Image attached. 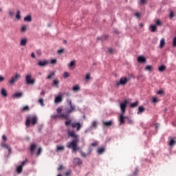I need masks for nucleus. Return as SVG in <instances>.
Returning a JSON list of instances; mask_svg holds the SVG:
<instances>
[{"label": "nucleus", "mask_w": 176, "mask_h": 176, "mask_svg": "<svg viewBox=\"0 0 176 176\" xmlns=\"http://www.w3.org/2000/svg\"><path fill=\"white\" fill-rule=\"evenodd\" d=\"M125 119H126V123H128V124H133V120H131L130 118H129V117L126 116Z\"/></svg>", "instance_id": "nucleus-33"}, {"label": "nucleus", "mask_w": 176, "mask_h": 176, "mask_svg": "<svg viewBox=\"0 0 176 176\" xmlns=\"http://www.w3.org/2000/svg\"><path fill=\"white\" fill-rule=\"evenodd\" d=\"M5 80V78L3 76H0V82H3Z\"/></svg>", "instance_id": "nucleus-62"}, {"label": "nucleus", "mask_w": 176, "mask_h": 176, "mask_svg": "<svg viewBox=\"0 0 176 176\" xmlns=\"http://www.w3.org/2000/svg\"><path fill=\"white\" fill-rule=\"evenodd\" d=\"M85 79H86L87 80H89V79H90V74H87V76H86V77H85Z\"/></svg>", "instance_id": "nucleus-58"}, {"label": "nucleus", "mask_w": 176, "mask_h": 176, "mask_svg": "<svg viewBox=\"0 0 176 176\" xmlns=\"http://www.w3.org/2000/svg\"><path fill=\"white\" fill-rule=\"evenodd\" d=\"M56 149L57 151H64L65 147L64 146H57Z\"/></svg>", "instance_id": "nucleus-34"}, {"label": "nucleus", "mask_w": 176, "mask_h": 176, "mask_svg": "<svg viewBox=\"0 0 176 176\" xmlns=\"http://www.w3.org/2000/svg\"><path fill=\"white\" fill-rule=\"evenodd\" d=\"M51 64H57V59L51 60Z\"/></svg>", "instance_id": "nucleus-50"}, {"label": "nucleus", "mask_w": 176, "mask_h": 176, "mask_svg": "<svg viewBox=\"0 0 176 176\" xmlns=\"http://www.w3.org/2000/svg\"><path fill=\"white\" fill-rule=\"evenodd\" d=\"M23 96V92H17L12 95V98H20V97Z\"/></svg>", "instance_id": "nucleus-18"}, {"label": "nucleus", "mask_w": 176, "mask_h": 176, "mask_svg": "<svg viewBox=\"0 0 176 176\" xmlns=\"http://www.w3.org/2000/svg\"><path fill=\"white\" fill-rule=\"evenodd\" d=\"M36 148V144H30V152H31V153H34V151H35Z\"/></svg>", "instance_id": "nucleus-23"}, {"label": "nucleus", "mask_w": 176, "mask_h": 176, "mask_svg": "<svg viewBox=\"0 0 176 176\" xmlns=\"http://www.w3.org/2000/svg\"><path fill=\"white\" fill-rule=\"evenodd\" d=\"M1 148H5L6 149H8L9 155L12 153V148L9 144H6L5 143H1Z\"/></svg>", "instance_id": "nucleus-10"}, {"label": "nucleus", "mask_w": 176, "mask_h": 176, "mask_svg": "<svg viewBox=\"0 0 176 176\" xmlns=\"http://www.w3.org/2000/svg\"><path fill=\"white\" fill-rule=\"evenodd\" d=\"M63 101V97L61 96H58L55 98V102L58 104V102H61Z\"/></svg>", "instance_id": "nucleus-19"}, {"label": "nucleus", "mask_w": 176, "mask_h": 176, "mask_svg": "<svg viewBox=\"0 0 176 176\" xmlns=\"http://www.w3.org/2000/svg\"><path fill=\"white\" fill-rule=\"evenodd\" d=\"M158 70L160 71V72H163L164 71H166V65H162L161 66L159 67Z\"/></svg>", "instance_id": "nucleus-26"}, {"label": "nucleus", "mask_w": 176, "mask_h": 176, "mask_svg": "<svg viewBox=\"0 0 176 176\" xmlns=\"http://www.w3.org/2000/svg\"><path fill=\"white\" fill-rule=\"evenodd\" d=\"M1 94L3 97H8V91H6V89H5V88L1 89Z\"/></svg>", "instance_id": "nucleus-22"}, {"label": "nucleus", "mask_w": 176, "mask_h": 176, "mask_svg": "<svg viewBox=\"0 0 176 176\" xmlns=\"http://www.w3.org/2000/svg\"><path fill=\"white\" fill-rule=\"evenodd\" d=\"M76 64V60H74L71 61L69 65V68H74V67H75Z\"/></svg>", "instance_id": "nucleus-28"}, {"label": "nucleus", "mask_w": 176, "mask_h": 176, "mask_svg": "<svg viewBox=\"0 0 176 176\" xmlns=\"http://www.w3.org/2000/svg\"><path fill=\"white\" fill-rule=\"evenodd\" d=\"M150 28H151V32H156V30H157L156 25H151Z\"/></svg>", "instance_id": "nucleus-29"}, {"label": "nucleus", "mask_w": 176, "mask_h": 176, "mask_svg": "<svg viewBox=\"0 0 176 176\" xmlns=\"http://www.w3.org/2000/svg\"><path fill=\"white\" fill-rule=\"evenodd\" d=\"M25 80L27 85H34L35 83V79H32V74H28L25 76Z\"/></svg>", "instance_id": "nucleus-3"}, {"label": "nucleus", "mask_w": 176, "mask_h": 176, "mask_svg": "<svg viewBox=\"0 0 176 176\" xmlns=\"http://www.w3.org/2000/svg\"><path fill=\"white\" fill-rule=\"evenodd\" d=\"M46 94V92H45V91H41V96H43H43H45V94Z\"/></svg>", "instance_id": "nucleus-61"}, {"label": "nucleus", "mask_w": 176, "mask_h": 176, "mask_svg": "<svg viewBox=\"0 0 176 176\" xmlns=\"http://www.w3.org/2000/svg\"><path fill=\"white\" fill-rule=\"evenodd\" d=\"M38 102H39V104H41V107H44L45 106V103H43V98H40L38 100Z\"/></svg>", "instance_id": "nucleus-39"}, {"label": "nucleus", "mask_w": 176, "mask_h": 176, "mask_svg": "<svg viewBox=\"0 0 176 176\" xmlns=\"http://www.w3.org/2000/svg\"><path fill=\"white\" fill-rule=\"evenodd\" d=\"M55 73L54 72H52L50 75L47 76V79H52V76H54Z\"/></svg>", "instance_id": "nucleus-36"}, {"label": "nucleus", "mask_w": 176, "mask_h": 176, "mask_svg": "<svg viewBox=\"0 0 176 176\" xmlns=\"http://www.w3.org/2000/svg\"><path fill=\"white\" fill-rule=\"evenodd\" d=\"M21 31L22 32H25V31H27V25H23V26L21 27Z\"/></svg>", "instance_id": "nucleus-38"}, {"label": "nucleus", "mask_w": 176, "mask_h": 176, "mask_svg": "<svg viewBox=\"0 0 176 176\" xmlns=\"http://www.w3.org/2000/svg\"><path fill=\"white\" fill-rule=\"evenodd\" d=\"M146 71H152L153 67L151 65H148L145 67Z\"/></svg>", "instance_id": "nucleus-40"}, {"label": "nucleus", "mask_w": 176, "mask_h": 176, "mask_svg": "<svg viewBox=\"0 0 176 176\" xmlns=\"http://www.w3.org/2000/svg\"><path fill=\"white\" fill-rule=\"evenodd\" d=\"M82 124L80 122H72V127L73 129H76V131H80L82 129Z\"/></svg>", "instance_id": "nucleus-7"}, {"label": "nucleus", "mask_w": 176, "mask_h": 176, "mask_svg": "<svg viewBox=\"0 0 176 176\" xmlns=\"http://www.w3.org/2000/svg\"><path fill=\"white\" fill-rule=\"evenodd\" d=\"M9 15L11 16V17H13V16H14V12L13 11H10L9 12Z\"/></svg>", "instance_id": "nucleus-55"}, {"label": "nucleus", "mask_w": 176, "mask_h": 176, "mask_svg": "<svg viewBox=\"0 0 176 176\" xmlns=\"http://www.w3.org/2000/svg\"><path fill=\"white\" fill-rule=\"evenodd\" d=\"M105 152V147H100L98 149V155H102Z\"/></svg>", "instance_id": "nucleus-20"}, {"label": "nucleus", "mask_w": 176, "mask_h": 176, "mask_svg": "<svg viewBox=\"0 0 176 176\" xmlns=\"http://www.w3.org/2000/svg\"><path fill=\"white\" fill-rule=\"evenodd\" d=\"M53 119H57L58 118H60V114H55L52 116Z\"/></svg>", "instance_id": "nucleus-43"}, {"label": "nucleus", "mask_w": 176, "mask_h": 176, "mask_svg": "<svg viewBox=\"0 0 176 176\" xmlns=\"http://www.w3.org/2000/svg\"><path fill=\"white\" fill-rule=\"evenodd\" d=\"M38 65H39V67H46V65H47V61L44 60H40L38 61V63H37Z\"/></svg>", "instance_id": "nucleus-17"}, {"label": "nucleus", "mask_w": 176, "mask_h": 176, "mask_svg": "<svg viewBox=\"0 0 176 176\" xmlns=\"http://www.w3.org/2000/svg\"><path fill=\"white\" fill-rule=\"evenodd\" d=\"M68 104L70 107V109L67 110V113H72L75 111V104H72V101L68 100Z\"/></svg>", "instance_id": "nucleus-9"}, {"label": "nucleus", "mask_w": 176, "mask_h": 176, "mask_svg": "<svg viewBox=\"0 0 176 176\" xmlns=\"http://www.w3.org/2000/svg\"><path fill=\"white\" fill-rule=\"evenodd\" d=\"M58 83H60V82L58 81V80H54L53 81V84L54 85V86H56V87H58Z\"/></svg>", "instance_id": "nucleus-35"}, {"label": "nucleus", "mask_w": 176, "mask_h": 176, "mask_svg": "<svg viewBox=\"0 0 176 176\" xmlns=\"http://www.w3.org/2000/svg\"><path fill=\"white\" fill-rule=\"evenodd\" d=\"M16 20H20V19H21L20 10L17 11L16 14Z\"/></svg>", "instance_id": "nucleus-32"}, {"label": "nucleus", "mask_w": 176, "mask_h": 176, "mask_svg": "<svg viewBox=\"0 0 176 176\" xmlns=\"http://www.w3.org/2000/svg\"><path fill=\"white\" fill-rule=\"evenodd\" d=\"M141 5H145L146 3V0H140Z\"/></svg>", "instance_id": "nucleus-54"}, {"label": "nucleus", "mask_w": 176, "mask_h": 176, "mask_svg": "<svg viewBox=\"0 0 176 176\" xmlns=\"http://www.w3.org/2000/svg\"><path fill=\"white\" fill-rule=\"evenodd\" d=\"M65 126H69L70 124L72 125V123L71 120H68L67 121H65Z\"/></svg>", "instance_id": "nucleus-37"}, {"label": "nucleus", "mask_w": 176, "mask_h": 176, "mask_svg": "<svg viewBox=\"0 0 176 176\" xmlns=\"http://www.w3.org/2000/svg\"><path fill=\"white\" fill-rule=\"evenodd\" d=\"M28 40L27 38H23L21 41L20 45L21 46H25L27 45Z\"/></svg>", "instance_id": "nucleus-24"}, {"label": "nucleus", "mask_w": 176, "mask_h": 176, "mask_svg": "<svg viewBox=\"0 0 176 176\" xmlns=\"http://www.w3.org/2000/svg\"><path fill=\"white\" fill-rule=\"evenodd\" d=\"M138 107V101H136V102H133V103H131V104H130V107H131V108H135V107Z\"/></svg>", "instance_id": "nucleus-31"}, {"label": "nucleus", "mask_w": 176, "mask_h": 176, "mask_svg": "<svg viewBox=\"0 0 176 176\" xmlns=\"http://www.w3.org/2000/svg\"><path fill=\"white\" fill-rule=\"evenodd\" d=\"M82 160H80V158L79 157H76L74 160V164H75V166H80V164H82Z\"/></svg>", "instance_id": "nucleus-11"}, {"label": "nucleus", "mask_w": 176, "mask_h": 176, "mask_svg": "<svg viewBox=\"0 0 176 176\" xmlns=\"http://www.w3.org/2000/svg\"><path fill=\"white\" fill-rule=\"evenodd\" d=\"M42 153V148L41 147L38 148L37 155L39 156Z\"/></svg>", "instance_id": "nucleus-48"}, {"label": "nucleus", "mask_w": 176, "mask_h": 176, "mask_svg": "<svg viewBox=\"0 0 176 176\" xmlns=\"http://www.w3.org/2000/svg\"><path fill=\"white\" fill-rule=\"evenodd\" d=\"M155 23L157 25H160V26L163 25V23H162V21H160L159 19H157Z\"/></svg>", "instance_id": "nucleus-42"}, {"label": "nucleus", "mask_w": 176, "mask_h": 176, "mask_svg": "<svg viewBox=\"0 0 176 176\" xmlns=\"http://www.w3.org/2000/svg\"><path fill=\"white\" fill-rule=\"evenodd\" d=\"M61 111H62V109H61L60 108H58V109H56V112H57V113L59 114V115H61Z\"/></svg>", "instance_id": "nucleus-52"}, {"label": "nucleus", "mask_w": 176, "mask_h": 176, "mask_svg": "<svg viewBox=\"0 0 176 176\" xmlns=\"http://www.w3.org/2000/svg\"><path fill=\"white\" fill-rule=\"evenodd\" d=\"M157 94H158V96H162V94H164V91L160 90L157 92Z\"/></svg>", "instance_id": "nucleus-45"}, {"label": "nucleus", "mask_w": 176, "mask_h": 176, "mask_svg": "<svg viewBox=\"0 0 176 176\" xmlns=\"http://www.w3.org/2000/svg\"><path fill=\"white\" fill-rule=\"evenodd\" d=\"M21 78V76L19 74H15L14 76H12L10 79V80H9V83L10 85H14V83H16V82H17V80H19V79H20Z\"/></svg>", "instance_id": "nucleus-5"}, {"label": "nucleus", "mask_w": 176, "mask_h": 176, "mask_svg": "<svg viewBox=\"0 0 176 176\" xmlns=\"http://www.w3.org/2000/svg\"><path fill=\"white\" fill-rule=\"evenodd\" d=\"M64 78H67L68 76H69V74H68L67 72H65L63 74Z\"/></svg>", "instance_id": "nucleus-49"}, {"label": "nucleus", "mask_w": 176, "mask_h": 176, "mask_svg": "<svg viewBox=\"0 0 176 176\" xmlns=\"http://www.w3.org/2000/svg\"><path fill=\"white\" fill-rule=\"evenodd\" d=\"M27 162H28V160L26 158L25 161H23L21 164L19 166H17L16 173L18 174H21V173H23V166H25V164L27 163Z\"/></svg>", "instance_id": "nucleus-6"}, {"label": "nucleus", "mask_w": 176, "mask_h": 176, "mask_svg": "<svg viewBox=\"0 0 176 176\" xmlns=\"http://www.w3.org/2000/svg\"><path fill=\"white\" fill-rule=\"evenodd\" d=\"M24 21H28L29 23L32 21V16L31 15H28L24 17Z\"/></svg>", "instance_id": "nucleus-21"}, {"label": "nucleus", "mask_w": 176, "mask_h": 176, "mask_svg": "<svg viewBox=\"0 0 176 176\" xmlns=\"http://www.w3.org/2000/svg\"><path fill=\"white\" fill-rule=\"evenodd\" d=\"M153 102H159V99L157 98H153Z\"/></svg>", "instance_id": "nucleus-53"}, {"label": "nucleus", "mask_w": 176, "mask_h": 176, "mask_svg": "<svg viewBox=\"0 0 176 176\" xmlns=\"http://www.w3.org/2000/svg\"><path fill=\"white\" fill-rule=\"evenodd\" d=\"M63 165H60L59 167L58 168V170L60 171V170H63Z\"/></svg>", "instance_id": "nucleus-64"}, {"label": "nucleus", "mask_w": 176, "mask_h": 176, "mask_svg": "<svg viewBox=\"0 0 176 176\" xmlns=\"http://www.w3.org/2000/svg\"><path fill=\"white\" fill-rule=\"evenodd\" d=\"M109 53H110L111 54H113V49H112V48H109Z\"/></svg>", "instance_id": "nucleus-59"}, {"label": "nucleus", "mask_w": 176, "mask_h": 176, "mask_svg": "<svg viewBox=\"0 0 176 176\" xmlns=\"http://www.w3.org/2000/svg\"><path fill=\"white\" fill-rule=\"evenodd\" d=\"M2 138H3V141H6V140H8V138H6V135H2Z\"/></svg>", "instance_id": "nucleus-60"}, {"label": "nucleus", "mask_w": 176, "mask_h": 176, "mask_svg": "<svg viewBox=\"0 0 176 176\" xmlns=\"http://www.w3.org/2000/svg\"><path fill=\"white\" fill-rule=\"evenodd\" d=\"M165 45H166V41H165L164 38H162L160 41V49H163V47H164Z\"/></svg>", "instance_id": "nucleus-25"}, {"label": "nucleus", "mask_w": 176, "mask_h": 176, "mask_svg": "<svg viewBox=\"0 0 176 176\" xmlns=\"http://www.w3.org/2000/svg\"><path fill=\"white\" fill-rule=\"evenodd\" d=\"M69 113H68V111H67V113H63L60 114V118L61 119H66L67 120H68L69 119Z\"/></svg>", "instance_id": "nucleus-13"}, {"label": "nucleus", "mask_w": 176, "mask_h": 176, "mask_svg": "<svg viewBox=\"0 0 176 176\" xmlns=\"http://www.w3.org/2000/svg\"><path fill=\"white\" fill-rule=\"evenodd\" d=\"M38 123V117L36 116H28L26 117L25 126L30 127V126H35Z\"/></svg>", "instance_id": "nucleus-2"}, {"label": "nucleus", "mask_w": 176, "mask_h": 176, "mask_svg": "<svg viewBox=\"0 0 176 176\" xmlns=\"http://www.w3.org/2000/svg\"><path fill=\"white\" fill-rule=\"evenodd\" d=\"M138 63H146V58L144 57L143 56H140L138 57Z\"/></svg>", "instance_id": "nucleus-16"}, {"label": "nucleus", "mask_w": 176, "mask_h": 176, "mask_svg": "<svg viewBox=\"0 0 176 176\" xmlns=\"http://www.w3.org/2000/svg\"><path fill=\"white\" fill-rule=\"evenodd\" d=\"M175 144H176L175 139H170V140L169 142L170 146H173L175 145Z\"/></svg>", "instance_id": "nucleus-30"}, {"label": "nucleus", "mask_w": 176, "mask_h": 176, "mask_svg": "<svg viewBox=\"0 0 176 176\" xmlns=\"http://www.w3.org/2000/svg\"><path fill=\"white\" fill-rule=\"evenodd\" d=\"M71 173H72L71 170H67V171L66 172V173H65V176H69V175H71Z\"/></svg>", "instance_id": "nucleus-56"}, {"label": "nucleus", "mask_w": 176, "mask_h": 176, "mask_svg": "<svg viewBox=\"0 0 176 176\" xmlns=\"http://www.w3.org/2000/svg\"><path fill=\"white\" fill-rule=\"evenodd\" d=\"M91 146H97V142H95L94 143H91Z\"/></svg>", "instance_id": "nucleus-63"}, {"label": "nucleus", "mask_w": 176, "mask_h": 176, "mask_svg": "<svg viewBox=\"0 0 176 176\" xmlns=\"http://www.w3.org/2000/svg\"><path fill=\"white\" fill-rule=\"evenodd\" d=\"M68 135L74 139L72 142L67 143V148L72 149L73 152L79 151V147H78V144H79V135H76L74 131H68Z\"/></svg>", "instance_id": "nucleus-1"}, {"label": "nucleus", "mask_w": 176, "mask_h": 176, "mask_svg": "<svg viewBox=\"0 0 176 176\" xmlns=\"http://www.w3.org/2000/svg\"><path fill=\"white\" fill-rule=\"evenodd\" d=\"M58 54H63L64 53V49H60L58 50Z\"/></svg>", "instance_id": "nucleus-51"}, {"label": "nucleus", "mask_w": 176, "mask_h": 176, "mask_svg": "<svg viewBox=\"0 0 176 176\" xmlns=\"http://www.w3.org/2000/svg\"><path fill=\"white\" fill-rule=\"evenodd\" d=\"M102 124L104 127H111V126H112V124H113V122H112V120L103 121Z\"/></svg>", "instance_id": "nucleus-12"}, {"label": "nucleus", "mask_w": 176, "mask_h": 176, "mask_svg": "<svg viewBox=\"0 0 176 176\" xmlns=\"http://www.w3.org/2000/svg\"><path fill=\"white\" fill-rule=\"evenodd\" d=\"M81 156H82V157H87V154H85V153L81 152Z\"/></svg>", "instance_id": "nucleus-57"}, {"label": "nucleus", "mask_w": 176, "mask_h": 176, "mask_svg": "<svg viewBox=\"0 0 176 176\" xmlns=\"http://www.w3.org/2000/svg\"><path fill=\"white\" fill-rule=\"evenodd\" d=\"M92 126L94 129H97V122L96 121H93Z\"/></svg>", "instance_id": "nucleus-44"}, {"label": "nucleus", "mask_w": 176, "mask_h": 176, "mask_svg": "<svg viewBox=\"0 0 176 176\" xmlns=\"http://www.w3.org/2000/svg\"><path fill=\"white\" fill-rule=\"evenodd\" d=\"M127 104H129V100L125 99L123 102L120 104L121 113H124L126 112V108H127Z\"/></svg>", "instance_id": "nucleus-4"}, {"label": "nucleus", "mask_w": 176, "mask_h": 176, "mask_svg": "<svg viewBox=\"0 0 176 176\" xmlns=\"http://www.w3.org/2000/svg\"><path fill=\"white\" fill-rule=\"evenodd\" d=\"M128 79L126 77H122L118 82H116V85L119 86V85H126L127 83Z\"/></svg>", "instance_id": "nucleus-8"}, {"label": "nucleus", "mask_w": 176, "mask_h": 176, "mask_svg": "<svg viewBox=\"0 0 176 176\" xmlns=\"http://www.w3.org/2000/svg\"><path fill=\"white\" fill-rule=\"evenodd\" d=\"M135 17H137L138 19H140V17H141V13H140V12H136V13H135Z\"/></svg>", "instance_id": "nucleus-47"}, {"label": "nucleus", "mask_w": 176, "mask_h": 176, "mask_svg": "<svg viewBox=\"0 0 176 176\" xmlns=\"http://www.w3.org/2000/svg\"><path fill=\"white\" fill-rule=\"evenodd\" d=\"M22 111H30V107L28 106H25L23 107Z\"/></svg>", "instance_id": "nucleus-41"}, {"label": "nucleus", "mask_w": 176, "mask_h": 176, "mask_svg": "<svg viewBox=\"0 0 176 176\" xmlns=\"http://www.w3.org/2000/svg\"><path fill=\"white\" fill-rule=\"evenodd\" d=\"M73 91H80V87L79 85H75L72 89Z\"/></svg>", "instance_id": "nucleus-27"}, {"label": "nucleus", "mask_w": 176, "mask_h": 176, "mask_svg": "<svg viewBox=\"0 0 176 176\" xmlns=\"http://www.w3.org/2000/svg\"><path fill=\"white\" fill-rule=\"evenodd\" d=\"M145 112V107L143 106H140L138 109L137 114L138 115H141L142 113H144Z\"/></svg>", "instance_id": "nucleus-15"}, {"label": "nucleus", "mask_w": 176, "mask_h": 176, "mask_svg": "<svg viewBox=\"0 0 176 176\" xmlns=\"http://www.w3.org/2000/svg\"><path fill=\"white\" fill-rule=\"evenodd\" d=\"M173 47H176V36L173 38Z\"/></svg>", "instance_id": "nucleus-46"}, {"label": "nucleus", "mask_w": 176, "mask_h": 176, "mask_svg": "<svg viewBox=\"0 0 176 176\" xmlns=\"http://www.w3.org/2000/svg\"><path fill=\"white\" fill-rule=\"evenodd\" d=\"M126 120V117H124V113H121L120 115V124H124V121Z\"/></svg>", "instance_id": "nucleus-14"}]
</instances>
